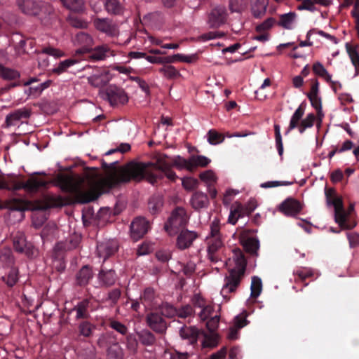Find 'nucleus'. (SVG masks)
I'll use <instances>...</instances> for the list:
<instances>
[{
  "instance_id": "a19ab883",
  "label": "nucleus",
  "mask_w": 359,
  "mask_h": 359,
  "mask_svg": "<svg viewBox=\"0 0 359 359\" xmlns=\"http://www.w3.org/2000/svg\"><path fill=\"white\" fill-rule=\"evenodd\" d=\"M158 72L168 79H173L180 76V72L172 65H163Z\"/></svg>"
},
{
  "instance_id": "20e7f679",
  "label": "nucleus",
  "mask_w": 359,
  "mask_h": 359,
  "mask_svg": "<svg viewBox=\"0 0 359 359\" xmlns=\"http://www.w3.org/2000/svg\"><path fill=\"white\" fill-rule=\"evenodd\" d=\"M37 175L46 174L35 172L25 182H18L15 176L8 175L6 179L0 180V189L9 191L24 189L29 194H36L42 189H46L49 184L46 180L37 177L36 176Z\"/></svg>"
},
{
  "instance_id": "b1692460",
  "label": "nucleus",
  "mask_w": 359,
  "mask_h": 359,
  "mask_svg": "<svg viewBox=\"0 0 359 359\" xmlns=\"http://www.w3.org/2000/svg\"><path fill=\"white\" fill-rule=\"evenodd\" d=\"M93 278L92 268L88 265L83 266L76 273V282L81 287L87 285Z\"/></svg>"
},
{
  "instance_id": "473e14b6",
  "label": "nucleus",
  "mask_w": 359,
  "mask_h": 359,
  "mask_svg": "<svg viewBox=\"0 0 359 359\" xmlns=\"http://www.w3.org/2000/svg\"><path fill=\"white\" fill-rule=\"evenodd\" d=\"M79 335L89 338L93 335L95 326L87 320H83L78 325Z\"/></svg>"
},
{
  "instance_id": "dca6fc26",
  "label": "nucleus",
  "mask_w": 359,
  "mask_h": 359,
  "mask_svg": "<svg viewBox=\"0 0 359 359\" xmlns=\"http://www.w3.org/2000/svg\"><path fill=\"white\" fill-rule=\"evenodd\" d=\"M302 209L301 203L293 198H287L278 207L279 211L286 216H296Z\"/></svg>"
},
{
  "instance_id": "1a4fd4ad",
  "label": "nucleus",
  "mask_w": 359,
  "mask_h": 359,
  "mask_svg": "<svg viewBox=\"0 0 359 359\" xmlns=\"http://www.w3.org/2000/svg\"><path fill=\"white\" fill-rule=\"evenodd\" d=\"M105 95L110 105L113 107L125 104L128 101L125 90L115 85H110L106 88Z\"/></svg>"
},
{
  "instance_id": "338daca9",
  "label": "nucleus",
  "mask_w": 359,
  "mask_h": 359,
  "mask_svg": "<svg viewBox=\"0 0 359 359\" xmlns=\"http://www.w3.org/2000/svg\"><path fill=\"white\" fill-rule=\"evenodd\" d=\"M351 248H355L359 246V233L349 232L346 233Z\"/></svg>"
},
{
  "instance_id": "a878e982",
  "label": "nucleus",
  "mask_w": 359,
  "mask_h": 359,
  "mask_svg": "<svg viewBox=\"0 0 359 359\" xmlns=\"http://www.w3.org/2000/svg\"><path fill=\"white\" fill-rule=\"evenodd\" d=\"M140 299L141 301V304L146 309H151L156 305L155 302V292L154 290L151 287H147L144 290L140 297Z\"/></svg>"
},
{
  "instance_id": "4468645a",
  "label": "nucleus",
  "mask_w": 359,
  "mask_h": 359,
  "mask_svg": "<svg viewBox=\"0 0 359 359\" xmlns=\"http://www.w3.org/2000/svg\"><path fill=\"white\" fill-rule=\"evenodd\" d=\"M93 24L98 31L106 34L109 36L113 37L118 35V26L109 18H97L94 20Z\"/></svg>"
},
{
  "instance_id": "c9c22d12",
  "label": "nucleus",
  "mask_w": 359,
  "mask_h": 359,
  "mask_svg": "<svg viewBox=\"0 0 359 359\" xmlns=\"http://www.w3.org/2000/svg\"><path fill=\"white\" fill-rule=\"evenodd\" d=\"M243 248L248 253L252 256H257V251L259 248V241L257 238L254 237L248 238L243 243Z\"/></svg>"
},
{
  "instance_id": "37998d69",
  "label": "nucleus",
  "mask_w": 359,
  "mask_h": 359,
  "mask_svg": "<svg viewBox=\"0 0 359 359\" xmlns=\"http://www.w3.org/2000/svg\"><path fill=\"white\" fill-rule=\"evenodd\" d=\"M316 121V116L313 113L307 114L305 118L302 119L298 127L299 132L302 134L306 129L313 127Z\"/></svg>"
},
{
  "instance_id": "4be33fe9",
  "label": "nucleus",
  "mask_w": 359,
  "mask_h": 359,
  "mask_svg": "<svg viewBox=\"0 0 359 359\" xmlns=\"http://www.w3.org/2000/svg\"><path fill=\"white\" fill-rule=\"evenodd\" d=\"M247 211L246 207L240 203H236L231 208L230 215L228 218L229 223L233 225L236 224L239 218L250 215Z\"/></svg>"
},
{
  "instance_id": "2eb2a0df",
  "label": "nucleus",
  "mask_w": 359,
  "mask_h": 359,
  "mask_svg": "<svg viewBox=\"0 0 359 359\" xmlns=\"http://www.w3.org/2000/svg\"><path fill=\"white\" fill-rule=\"evenodd\" d=\"M81 242V237L77 234L69 236L65 243L59 242L54 248L55 257L58 259L63 257V251L72 250L76 248Z\"/></svg>"
},
{
  "instance_id": "f3484780",
  "label": "nucleus",
  "mask_w": 359,
  "mask_h": 359,
  "mask_svg": "<svg viewBox=\"0 0 359 359\" xmlns=\"http://www.w3.org/2000/svg\"><path fill=\"white\" fill-rule=\"evenodd\" d=\"M147 323L149 327L156 333L164 334L167 330V323L162 316L151 312L147 316Z\"/></svg>"
},
{
  "instance_id": "5fc2aeb1",
  "label": "nucleus",
  "mask_w": 359,
  "mask_h": 359,
  "mask_svg": "<svg viewBox=\"0 0 359 359\" xmlns=\"http://www.w3.org/2000/svg\"><path fill=\"white\" fill-rule=\"evenodd\" d=\"M307 97L310 100L311 106L316 110L317 115L319 117L323 116L322 100L319 95L316 96H308Z\"/></svg>"
},
{
  "instance_id": "de8ad7c7",
  "label": "nucleus",
  "mask_w": 359,
  "mask_h": 359,
  "mask_svg": "<svg viewBox=\"0 0 359 359\" xmlns=\"http://www.w3.org/2000/svg\"><path fill=\"white\" fill-rule=\"evenodd\" d=\"M123 355L122 348L118 343L112 344L107 349L109 359H123Z\"/></svg>"
},
{
  "instance_id": "9b49d317",
  "label": "nucleus",
  "mask_w": 359,
  "mask_h": 359,
  "mask_svg": "<svg viewBox=\"0 0 359 359\" xmlns=\"http://www.w3.org/2000/svg\"><path fill=\"white\" fill-rule=\"evenodd\" d=\"M227 15V11L224 6H215L208 15V24L209 27L212 29L219 27L226 22Z\"/></svg>"
},
{
  "instance_id": "f704fd0d",
  "label": "nucleus",
  "mask_w": 359,
  "mask_h": 359,
  "mask_svg": "<svg viewBox=\"0 0 359 359\" xmlns=\"http://www.w3.org/2000/svg\"><path fill=\"white\" fill-rule=\"evenodd\" d=\"M296 16L297 15L294 12L280 15L279 17V21L278 22V25L286 29H291Z\"/></svg>"
},
{
  "instance_id": "f8f14e48",
  "label": "nucleus",
  "mask_w": 359,
  "mask_h": 359,
  "mask_svg": "<svg viewBox=\"0 0 359 359\" xmlns=\"http://www.w3.org/2000/svg\"><path fill=\"white\" fill-rule=\"evenodd\" d=\"M149 222L144 217H138L134 219L130 224V236L134 241H138L147 233Z\"/></svg>"
},
{
  "instance_id": "5701e85b",
  "label": "nucleus",
  "mask_w": 359,
  "mask_h": 359,
  "mask_svg": "<svg viewBox=\"0 0 359 359\" xmlns=\"http://www.w3.org/2000/svg\"><path fill=\"white\" fill-rule=\"evenodd\" d=\"M116 274L115 271L112 269H105L102 268L98 273V280L101 283L102 286H112L116 280Z\"/></svg>"
},
{
  "instance_id": "6e6552de",
  "label": "nucleus",
  "mask_w": 359,
  "mask_h": 359,
  "mask_svg": "<svg viewBox=\"0 0 359 359\" xmlns=\"http://www.w3.org/2000/svg\"><path fill=\"white\" fill-rule=\"evenodd\" d=\"M95 309V303L93 299L86 298L79 301L69 313L76 312L75 319L76 320H88L90 318V313Z\"/></svg>"
},
{
  "instance_id": "e433bc0d",
  "label": "nucleus",
  "mask_w": 359,
  "mask_h": 359,
  "mask_svg": "<svg viewBox=\"0 0 359 359\" xmlns=\"http://www.w3.org/2000/svg\"><path fill=\"white\" fill-rule=\"evenodd\" d=\"M20 74L17 70L5 67L0 64V78L6 81H13L19 79Z\"/></svg>"
},
{
  "instance_id": "cd10ccee",
  "label": "nucleus",
  "mask_w": 359,
  "mask_h": 359,
  "mask_svg": "<svg viewBox=\"0 0 359 359\" xmlns=\"http://www.w3.org/2000/svg\"><path fill=\"white\" fill-rule=\"evenodd\" d=\"M346 52L351 59L352 65L355 69V76L358 74L359 71V46H352L349 43L345 45Z\"/></svg>"
},
{
  "instance_id": "052dcab7",
  "label": "nucleus",
  "mask_w": 359,
  "mask_h": 359,
  "mask_svg": "<svg viewBox=\"0 0 359 359\" xmlns=\"http://www.w3.org/2000/svg\"><path fill=\"white\" fill-rule=\"evenodd\" d=\"M69 25L74 27L83 29L87 27V22L76 16H69L68 18Z\"/></svg>"
},
{
  "instance_id": "2f4dec72",
  "label": "nucleus",
  "mask_w": 359,
  "mask_h": 359,
  "mask_svg": "<svg viewBox=\"0 0 359 359\" xmlns=\"http://www.w3.org/2000/svg\"><path fill=\"white\" fill-rule=\"evenodd\" d=\"M189 158L191 165V172L195 171L198 167H207L211 162L210 158L202 155H191Z\"/></svg>"
},
{
  "instance_id": "f257e3e1",
  "label": "nucleus",
  "mask_w": 359,
  "mask_h": 359,
  "mask_svg": "<svg viewBox=\"0 0 359 359\" xmlns=\"http://www.w3.org/2000/svg\"><path fill=\"white\" fill-rule=\"evenodd\" d=\"M118 163V161H116L109 165L102 160V168L107 174L106 179L102 182H99L91 177L60 175L57 177V184L63 192L69 194L76 203H88L94 201L101 195L102 184L113 188L120 184L130 182L122 181L129 163L125 166L117 168ZM126 174L128 172H126Z\"/></svg>"
},
{
  "instance_id": "c03bdc74",
  "label": "nucleus",
  "mask_w": 359,
  "mask_h": 359,
  "mask_svg": "<svg viewBox=\"0 0 359 359\" xmlns=\"http://www.w3.org/2000/svg\"><path fill=\"white\" fill-rule=\"evenodd\" d=\"M250 290L252 298L256 299L259 296L262 290V283L259 277L254 276L252 278Z\"/></svg>"
},
{
  "instance_id": "7ed1b4c3",
  "label": "nucleus",
  "mask_w": 359,
  "mask_h": 359,
  "mask_svg": "<svg viewBox=\"0 0 359 359\" xmlns=\"http://www.w3.org/2000/svg\"><path fill=\"white\" fill-rule=\"evenodd\" d=\"M232 259L235 263V267L229 270V275L225 277L224 284L221 290L222 296L226 300L230 299L229 294L236 292L240 285L247 265L245 255L238 248L233 250Z\"/></svg>"
},
{
  "instance_id": "c756f323",
  "label": "nucleus",
  "mask_w": 359,
  "mask_h": 359,
  "mask_svg": "<svg viewBox=\"0 0 359 359\" xmlns=\"http://www.w3.org/2000/svg\"><path fill=\"white\" fill-rule=\"evenodd\" d=\"M252 13L255 18L262 17L267 8L269 0H252Z\"/></svg>"
},
{
  "instance_id": "a211bd4d",
  "label": "nucleus",
  "mask_w": 359,
  "mask_h": 359,
  "mask_svg": "<svg viewBox=\"0 0 359 359\" xmlns=\"http://www.w3.org/2000/svg\"><path fill=\"white\" fill-rule=\"evenodd\" d=\"M198 235L196 231L188 229L182 230L177 238L176 245L180 250L189 248L194 241L198 238Z\"/></svg>"
},
{
  "instance_id": "6e6d98bb",
  "label": "nucleus",
  "mask_w": 359,
  "mask_h": 359,
  "mask_svg": "<svg viewBox=\"0 0 359 359\" xmlns=\"http://www.w3.org/2000/svg\"><path fill=\"white\" fill-rule=\"evenodd\" d=\"M275 140L278 154L281 156L283 154V144L280 134V127L278 124L274 125Z\"/></svg>"
},
{
  "instance_id": "412c9836",
  "label": "nucleus",
  "mask_w": 359,
  "mask_h": 359,
  "mask_svg": "<svg viewBox=\"0 0 359 359\" xmlns=\"http://www.w3.org/2000/svg\"><path fill=\"white\" fill-rule=\"evenodd\" d=\"M118 250V244L116 241H107L98 243L97 251L100 257H103L105 261Z\"/></svg>"
},
{
  "instance_id": "8fccbe9b",
  "label": "nucleus",
  "mask_w": 359,
  "mask_h": 359,
  "mask_svg": "<svg viewBox=\"0 0 359 359\" xmlns=\"http://www.w3.org/2000/svg\"><path fill=\"white\" fill-rule=\"evenodd\" d=\"M108 325L109 327L122 335H126L128 333V327L122 323L114 319L110 318L109 320Z\"/></svg>"
},
{
  "instance_id": "3c124183",
  "label": "nucleus",
  "mask_w": 359,
  "mask_h": 359,
  "mask_svg": "<svg viewBox=\"0 0 359 359\" xmlns=\"http://www.w3.org/2000/svg\"><path fill=\"white\" fill-rule=\"evenodd\" d=\"M121 296V291L118 288H114L109 291L107 294V297L106 298V302H110L111 306H114L117 304L119 299Z\"/></svg>"
},
{
  "instance_id": "864d4df0",
  "label": "nucleus",
  "mask_w": 359,
  "mask_h": 359,
  "mask_svg": "<svg viewBox=\"0 0 359 359\" xmlns=\"http://www.w3.org/2000/svg\"><path fill=\"white\" fill-rule=\"evenodd\" d=\"M294 274L297 276L296 281L304 283L306 278L312 276L313 273L311 269L304 268L296 270Z\"/></svg>"
},
{
  "instance_id": "4c0bfd02",
  "label": "nucleus",
  "mask_w": 359,
  "mask_h": 359,
  "mask_svg": "<svg viewBox=\"0 0 359 359\" xmlns=\"http://www.w3.org/2000/svg\"><path fill=\"white\" fill-rule=\"evenodd\" d=\"M88 83L94 87L101 88L107 85L109 81L105 73L93 74L88 78Z\"/></svg>"
},
{
  "instance_id": "4d7b16f0",
  "label": "nucleus",
  "mask_w": 359,
  "mask_h": 359,
  "mask_svg": "<svg viewBox=\"0 0 359 359\" xmlns=\"http://www.w3.org/2000/svg\"><path fill=\"white\" fill-rule=\"evenodd\" d=\"M208 243V253L217 252L222 247V242L220 238H210Z\"/></svg>"
},
{
  "instance_id": "0e129e2a",
  "label": "nucleus",
  "mask_w": 359,
  "mask_h": 359,
  "mask_svg": "<svg viewBox=\"0 0 359 359\" xmlns=\"http://www.w3.org/2000/svg\"><path fill=\"white\" fill-rule=\"evenodd\" d=\"M247 312L244 311L241 314L237 316L234 318V326L238 329H241L248 325Z\"/></svg>"
},
{
  "instance_id": "6ab92c4d",
  "label": "nucleus",
  "mask_w": 359,
  "mask_h": 359,
  "mask_svg": "<svg viewBox=\"0 0 359 359\" xmlns=\"http://www.w3.org/2000/svg\"><path fill=\"white\" fill-rule=\"evenodd\" d=\"M110 51L107 45L96 46L94 48H90V51L85 53L79 59L90 60L93 61L104 60Z\"/></svg>"
},
{
  "instance_id": "bb28decb",
  "label": "nucleus",
  "mask_w": 359,
  "mask_h": 359,
  "mask_svg": "<svg viewBox=\"0 0 359 359\" xmlns=\"http://www.w3.org/2000/svg\"><path fill=\"white\" fill-rule=\"evenodd\" d=\"M191 204L194 209L198 210L208 205L209 199L207 194L201 191H196L191 198Z\"/></svg>"
},
{
  "instance_id": "bf43d9fd",
  "label": "nucleus",
  "mask_w": 359,
  "mask_h": 359,
  "mask_svg": "<svg viewBox=\"0 0 359 359\" xmlns=\"http://www.w3.org/2000/svg\"><path fill=\"white\" fill-rule=\"evenodd\" d=\"M126 346L127 348L131 352L135 353L137 351L138 347V341L134 334H126Z\"/></svg>"
},
{
  "instance_id": "774afa93",
  "label": "nucleus",
  "mask_w": 359,
  "mask_h": 359,
  "mask_svg": "<svg viewBox=\"0 0 359 359\" xmlns=\"http://www.w3.org/2000/svg\"><path fill=\"white\" fill-rule=\"evenodd\" d=\"M194 309L191 306L187 304L177 310V316L181 318H186L192 315Z\"/></svg>"
},
{
  "instance_id": "423d86ee",
  "label": "nucleus",
  "mask_w": 359,
  "mask_h": 359,
  "mask_svg": "<svg viewBox=\"0 0 359 359\" xmlns=\"http://www.w3.org/2000/svg\"><path fill=\"white\" fill-rule=\"evenodd\" d=\"M189 217L186 210L182 207H177L172 211L165 223L164 229L170 236L175 235L180 229L186 226Z\"/></svg>"
},
{
  "instance_id": "aec40b11",
  "label": "nucleus",
  "mask_w": 359,
  "mask_h": 359,
  "mask_svg": "<svg viewBox=\"0 0 359 359\" xmlns=\"http://www.w3.org/2000/svg\"><path fill=\"white\" fill-rule=\"evenodd\" d=\"M75 40L79 45L82 46L75 52V56L80 58L85 55V53L90 51V48L93 45V39L88 34L80 32L76 35Z\"/></svg>"
},
{
  "instance_id": "39448f33",
  "label": "nucleus",
  "mask_w": 359,
  "mask_h": 359,
  "mask_svg": "<svg viewBox=\"0 0 359 359\" xmlns=\"http://www.w3.org/2000/svg\"><path fill=\"white\" fill-rule=\"evenodd\" d=\"M19 9L25 15L37 16L45 19L53 13V8L48 2L33 0H18Z\"/></svg>"
},
{
  "instance_id": "680f3d73",
  "label": "nucleus",
  "mask_w": 359,
  "mask_h": 359,
  "mask_svg": "<svg viewBox=\"0 0 359 359\" xmlns=\"http://www.w3.org/2000/svg\"><path fill=\"white\" fill-rule=\"evenodd\" d=\"M202 307V310L199 313V317L201 320L205 321L208 320L209 318H211L212 316V313L214 312V307L212 305H206V306H200Z\"/></svg>"
},
{
  "instance_id": "79ce46f5",
  "label": "nucleus",
  "mask_w": 359,
  "mask_h": 359,
  "mask_svg": "<svg viewBox=\"0 0 359 359\" xmlns=\"http://www.w3.org/2000/svg\"><path fill=\"white\" fill-rule=\"evenodd\" d=\"M147 60L153 64H163L164 65H170L169 64L176 62L175 55L166 57L148 56Z\"/></svg>"
},
{
  "instance_id": "9d476101",
  "label": "nucleus",
  "mask_w": 359,
  "mask_h": 359,
  "mask_svg": "<svg viewBox=\"0 0 359 359\" xmlns=\"http://www.w3.org/2000/svg\"><path fill=\"white\" fill-rule=\"evenodd\" d=\"M13 248L18 253L25 254L27 257H32L34 253L33 245L27 241L25 236L22 232H17L13 238Z\"/></svg>"
},
{
  "instance_id": "603ef678",
  "label": "nucleus",
  "mask_w": 359,
  "mask_h": 359,
  "mask_svg": "<svg viewBox=\"0 0 359 359\" xmlns=\"http://www.w3.org/2000/svg\"><path fill=\"white\" fill-rule=\"evenodd\" d=\"M160 311L161 313V315L167 318L175 317L177 313V309L168 303L163 304L161 306Z\"/></svg>"
},
{
  "instance_id": "72a5a7b5",
  "label": "nucleus",
  "mask_w": 359,
  "mask_h": 359,
  "mask_svg": "<svg viewBox=\"0 0 359 359\" xmlns=\"http://www.w3.org/2000/svg\"><path fill=\"white\" fill-rule=\"evenodd\" d=\"M67 9L75 13H83L85 10V4L83 0H60Z\"/></svg>"
},
{
  "instance_id": "a18cd8bd",
  "label": "nucleus",
  "mask_w": 359,
  "mask_h": 359,
  "mask_svg": "<svg viewBox=\"0 0 359 359\" xmlns=\"http://www.w3.org/2000/svg\"><path fill=\"white\" fill-rule=\"evenodd\" d=\"M0 260L7 266L14 264V257L10 248H2L0 250Z\"/></svg>"
},
{
  "instance_id": "69168bd1",
  "label": "nucleus",
  "mask_w": 359,
  "mask_h": 359,
  "mask_svg": "<svg viewBox=\"0 0 359 359\" xmlns=\"http://www.w3.org/2000/svg\"><path fill=\"white\" fill-rule=\"evenodd\" d=\"M182 184L185 189L193 190L197 187L198 182L192 177H184L182 179Z\"/></svg>"
},
{
  "instance_id": "7c9ffc66",
  "label": "nucleus",
  "mask_w": 359,
  "mask_h": 359,
  "mask_svg": "<svg viewBox=\"0 0 359 359\" xmlns=\"http://www.w3.org/2000/svg\"><path fill=\"white\" fill-rule=\"evenodd\" d=\"M79 59L76 58H69L61 61L53 69V72L58 75L67 72L70 67L79 63Z\"/></svg>"
},
{
  "instance_id": "ea45409f",
  "label": "nucleus",
  "mask_w": 359,
  "mask_h": 359,
  "mask_svg": "<svg viewBox=\"0 0 359 359\" xmlns=\"http://www.w3.org/2000/svg\"><path fill=\"white\" fill-rule=\"evenodd\" d=\"M163 200L158 196H151L148 202V208L151 215H156L161 212L163 207Z\"/></svg>"
},
{
  "instance_id": "e2e57ef3",
  "label": "nucleus",
  "mask_w": 359,
  "mask_h": 359,
  "mask_svg": "<svg viewBox=\"0 0 359 359\" xmlns=\"http://www.w3.org/2000/svg\"><path fill=\"white\" fill-rule=\"evenodd\" d=\"M41 52L43 53L53 56L55 58H60L65 55V53L63 51L52 46H46L43 48Z\"/></svg>"
},
{
  "instance_id": "58836bf2",
  "label": "nucleus",
  "mask_w": 359,
  "mask_h": 359,
  "mask_svg": "<svg viewBox=\"0 0 359 359\" xmlns=\"http://www.w3.org/2000/svg\"><path fill=\"white\" fill-rule=\"evenodd\" d=\"M139 341L144 346H152L156 342V337L149 330H143L137 333Z\"/></svg>"
},
{
  "instance_id": "0eeeda50",
  "label": "nucleus",
  "mask_w": 359,
  "mask_h": 359,
  "mask_svg": "<svg viewBox=\"0 0 359 359\" xmlns=\"http://www.w3.org/2000/svg\"><path fill=\"white\" fill-rule=\"evenodd\" d=\"M179 334L183 340L191 346H196L201 336L204 337L205 340L203 342L204 346H214L216 344L215 338H209L206 334L201 330L195 326L183 325L179 331Z\"/></svg>"
},
{
  "instance_id": "ddd939ff",
  "label": "nucleus",
  "mask_w": 359,
  "mask_h": 359,
  "mask_svg": "<svg viewBox=\"0 0 359 359\" xmlns=\"http://www.w3.org/2000/svg\"><path fill=\"white\" fill-rule=\"evenodd\" d=\"M31 109L23 107L18 109L11 113L6 116L4 122V126L6 128L16 126L20 122H22L23 120L28 119L31 116Z\"/></svg>"
},
{
  "instance_id": "c85d7f7f",
  "label": "nucleus",
  "mask_w": 359,
  "mask_h": 359,
  "mask_svg": "<svg viewBox=\"0 0 359 359\" xmlns=\"http://www.w3.org/2000/svg\"><path fill=\"white\" fill-rule=\"evenodd\" d=\"M106 11L114 15H121L123 13L124 8L118 0H107L104 2Z\"/></svg>"
},
{
  "instance_id": "09e8293b",
  "label": "nucleus",
  "mask_w": 359,
  "mask_h": 359,
  "mask_svg": "<svg viewBox=\"0 0 359 359\" xmlns=\"http://www.w3.org/2000/svg\"><path fill=\"white\" fill-rule=\"evenodd\" d=\"M207 135H208V141L212 145L218 144L219 143L223 142L224 140V136L222 134L219 133L217 130H213V129L210 130L208 132Z\"/></svg>"
},
{
  "instance_id": "49530a36",
  "label": "nucleus",
  "mask_w": 359,
  "mask_h": 359,
  "mask_svg": "<svg viewBox=\"0 0 359 359\" xmlns=\"http://www.w3.org/2000/svg\"><path fill=\"white\" fill-rule=\"evenodd\" d=\"M4 282L11 287L16 284L18 280V271L16 268H11L7 275L2 277Z\"/></svg>"
},
{
  "instance_id": "393cba45",
  "label": "nucleus",
  "mask_w": 359,
  "mask_h": 359,
  "mask_svg": "<svg viewBox=\"0 0 359 359\" xmlns=\"http://www.w3.org/2000/svg\"><path fill=\"white\" fill-rule=\"evenodd\" d=\"M348 215L344 208L334 212V221L342 229H351L356 223L351 224L348 219Z\"/></svg>"
},
{
  "instance_id": "13d9d810",
  "label": "nucleus",
  "mask_w": 359,
  "mask_h": 359,
  "mask_svg": "<svg viewBox=\"0 0 359 359\" xmlns=\"http://www.w3.org/2000/svg\"><path fill=\"white\" fill-rule=\"evenodd\" d=\"M276 22L275 18H269L265 20L263 22L256 26V32H264L269 29H270Z\"/></svg>"
},
{
  "instance_id": "f03ea898",
  "label": "nucleus",
  "mask_w": 359,
  "mask_h": 359,
  "mask_svg": "<svg viewBox=\"0 0 359 359\" xmlns=\"http://www.w3.org/2000/svg\"><path fill=\"white\" fill-rule=\"evenodd\" d=\"M169 157L164 154L158 157L156 162H139L132 161L129 162L128 165L125 170L129 172L124 175L122 181H135L141 182L146 180L151 184H155L158 180H163L165 177L171 182H175L177 175L172 170V168L177 170L186 169L191 172V165L190 158L186 159L180 155L175 156L170 159V162L167 159Z\"/></svg>"
}]
</instances>
